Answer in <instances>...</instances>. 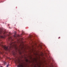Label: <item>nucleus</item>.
I'll use <instances>...</instances> for the list:
<instances>
[{
	"label": "nucleus",
	"instance_id": "1",
	"mask_svg": "<svg viewBox=\"0 0 67 67\" xmlns=\"http://www.w3.org/2000/svg\"><path fill=\"white\" fill-rule=\"evenodd\" d=\"M9 45L10 46L8 47H6L5 46L2 45L1 44H0V46H2L3 48H4L5 51H10V49H11V48H15L16 49H18V48L16 47V45L14 44V43L13 42H12L10 43Z\"/></svg>",
	"mask_w": 67,
	"mask_h": 67
},
{
	"label": "nucleus",
	"instance_id": "2",
	"mask_svg": "<svg viewBox=\"0 0 67 67\" xmlns=\"http://www.w3.org/2000/svg\"><path fill=\"white\" fill-rule=\"evenodd\" d=\"M0 34H5V32H4L2 30H0Z\"/></svg>",
	"mask_w": 67,
	"mask_h": 67
},
{
	"label": "nucleus",
	"instance_id": "3",
	"mask_svg": "<svg viewBox=\"0 0 67 67\" xmlns=\"http://www.w3.org/2000/svg\"><path fill=\"white\" fill-rule=\"evenodd\" d=\"M6 37V36L5 35H4L3 36H0V38H5V37Z\"/></svg>",
	"mask_w": 67,
	"mask_h": 67
},
{
	"label": "nucleus",
	"instance_id": "4",
	"mask_svg": "<svg viewBox=\"0 0 67 67\" xmlns=\"http://www.w3.org/2000/svg\"><path fill=\"white\" fill-rule=\"evenodd\" d=\"M17 66L18 67H24V66H23V65L20 64H19V65H18Z\"/></svg>",
	"mask_w": 67,
	"mask_h": 67
},
{
	"label": "nucleus",
	"instance_id": "5",
	"mask_svg": "<svg viewBox=\"0 0 67 67\" xmlns=\"http://www.w3.org/2000/svg\"><path fill=\"white\" fill-rule=\"evenodd\" d=\"M12 37H8V40H9V41H10V40H12Z\"/></svg>",
	"mask_w": 67,
	"mask_h": 67
},
{
	"label": "nucleus",
	"instance_id": "6",
	"mask_svg": "<svg viewBox=\"0 0 67 67\" xmlns=\"http://www.w3.org/2000/svg\"><path fill=\"white\" fill-rule=\"evenodd\" d=\"M26 61L27 63V62H30V61L28 60H27V59H26Z\"/></svg>",
	"mask_w": 67,
	"mask_h": 67
},
{
	"label": "nucleus",
	"instance_id": "7",
	"mask_svg": "<svg viewBox=\"0 0 67 67\" xmlns=\"http://www.w3.org/2000/svg\"><path fill=\"white\" fill-rule=\"evenodd\" d=\"M3 53L2 52H0V54H3ZM0 59H2V58L1 57H0Z\"/></svg>",
	"mask_w": 67,
	"mask_h": 67
},
{
	"label": "nucleus",
	"instance_id": "8",
	"mask_svg": "<svg viewBox=\"0 0 67 67\" xmlns=\"http://www.w3.org/2000/svg\"><path fill=\"white\" fill-rule=\"evenodd\" d=\"M9 66V64H8L7 65V67H8Z\"/></svg>",
	"mask_w": 67,
	"mask_h": 67
},
{
	"label": "nucleus",
	"instance_id": "9",
	"mask_svg": "<svg viewBox=\"0 0 67 67\" xmlns=\"http://www.w3.org/2000/svg\"><path fill=\"white\" fill-rule=\"evenodd\" d=\"M8 35V36H10V35Z\"/></svg>",
	"mask_w": 67,
	"mask_h": 67
},
{
	"label": "nucleus",
	"instance_id": "10",
	"mask_svg": "<svg viewBox=\"0 0 67 67\" xmlns=\"http://www.w3.org/2000/svg\"><path fill=\"white\" fill-rule=\"evenodd\" d=\"M1 44H3V43L1 42Z\"/></svg>",
	"mask_w": 67,
	"mask_h": 67
},
{
	"label": "nucleus",
	"instance_id": "11",
	"mask_svg": "<svg viewBox=\"0 0 67 67\" xmlns=\"http://www.w3.org/2000/svg\"><path fill=\"white\" fill-rule=\"evenodd\" d=\"M60 38V37H59V38H58V39H59V38Z\"/></svg>",
	"mask_w": 67,
	"mask_h": 67
},
{
	"label": "nucleus",
	"instance_id": "12",
	"mask_svg": "<svg viewBox=\"0 0 67 67\" xmlns=\"http://www.w3.org/2000/svg\"><path fill=\"white\" fill-rule=\"evenodd\" d=\"M4 63V64H5V63H6L5 62Z\"/></svg>",
	"mask_w": 67,
	"mask_h": 67
},
{
	"label": "nucleus",
	"instance_id": "13",
	"mask_svg": "<svg viewBox=\"0 0 67 67\" xmlns=\"http://www.w3.org/2000/svg\"><path fill=\"white\" fill-rule=\"evenodd\" d=\"M37 66H38L39 67H40V66H39L38 65H37Z\"/></svg>",
	"mask_w": 67,
	"mask_h": 67
},
{
	"label": "nucleus",
	"instance_id": "14",
	"mask_svg": "<svg viewBox=\"0 0 67 67\" xmlns=\"http://www.w3.org/2000/svg\"><path fill=\"white\" fill-rule=\"evenodd\" d=\"M1 67H3L2 66H1Z\"/></svg>",
	"mask_w": 67,
	"mask_h": 67
},
{
	"label": "nucleus",
	"instance_id": "15",
	"mask_svg": "<svg viewBox=\"0 0 67 67\" xmlns=\"http://www.w3.org/2000/svg\"><path fill=\"white\" fill-rule=\"evenodd\" d=\"M9 34H10V33H9Z\"/></svg>",
	"mask_w": 67,
	"mask_h": 67
},
{
	"label": "nucleus",
	"instance_id": "16",
	"mask_svg": "<svg viewBox=\"0 0 67 67\" xmlns=\"http://www.w3.org/2000/svg\"><path fill=\"white\" fill-rule=\"evenodd\" d=\"M9 28H10V27H9Z\"/></svg>",
	"mask_w": 67,
	"mask_h": 67
}]
</instances>
